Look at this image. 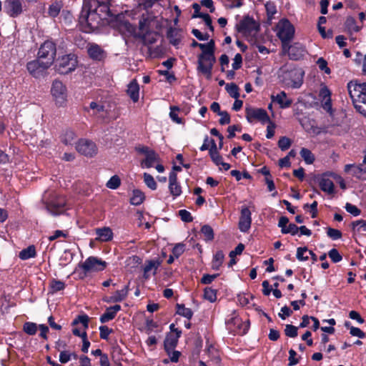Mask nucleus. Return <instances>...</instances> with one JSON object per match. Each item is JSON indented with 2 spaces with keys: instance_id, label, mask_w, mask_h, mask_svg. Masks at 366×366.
I'll use <instances>...</instances> for the list:
<instances>
[{
  "instance_id": "1",
  "label": "nucleus",
  "mask_w": 366,
  "mask_h": 366,
  "mask_svg": "<svg viewBox=\"0 0 366 366\" xmlns=\"http://www.w3.org/2000/svg\"><path fill=\"white\" fill-rule=\"evenodd\" d=\"M103 19L99 12L89 6L87 0H84L79 21L85 32H91L99 28Z\"/></svg>"
},
{
  "instance_id": "2",
  "label": "nucleus",
  "mask_w": 366,
  "mask_h": 366,
  "mask_svg": "<svg viewBox=\"0 0 366 366\" xmlns=\"http://www.w3.org/2000/svg\"><path fill=\"white\" fill-rule=\"evenodd\" d=\"M347 89L355 109L366 117V83L351 81Z\"/></svg>"
},
{
  "instance_id": "3",
  "label": "nucleus",
  "mask_w": 366,
  "mask_h": 366,
  "mask_svg": "<svg viewBox=\"0 0 366 366\" xmlns=\"http://www.w3.org/2000/svg\"><path fill=\"white\" fill-rule=\"evenodd\" d=\"M304 72L292 64L283 65L278 71V76L286 86L299 88L302 84Z\"/></svg>"
},
{
  "instance_id": "4",
  "label": "nucleus",
  "mask_w": 366,
  "mask_h": 366,
  "mask_svg": "<svg viewBox=\"0 0 366 366\" xmlns=\"http://www.w3.org/2000/svg\"><path fill=\"white\" fill-rule=\"evenodd\" d=\"M237 29L247 38H250L252 41L259 31V24L252 17L246 16L237 24Z\"/></svg>"
},
{
  "instance_id": "5",
  "label": "nucleus",
  "mask_w": 366,
  "mask_h": 366,
  "mask_svg": "<svg viewBox=\"0 0 366 366\" xmlns=\"http://www.w3.org/2000/svg\"><path fill=\"white\" fill-rule=\"evenodd\" d=\"M77 58L74 54H69L59 57L55 65L56 70L61 74H67L75 70Z\"/></svg>"
},
{
  "instance_id": "6",
  "label": "nucleus",
  "mask_w": 366,
  "mask_h": 366,
  "mask_svg": "<svg viewBox=\"0 0 366 366\" xmlns=\"http://www.w3.org/2000/svg\"><path fill=\"white\" fill-rule=\"evenodd\" d=\"M277 36L282 41V46L290 43L295 34L293 25L286 19H281L277 25Z\"/></svg>"
},
{
  "instance_id": "7",
  "label": "nucleus",
  "mask_w": 366,
  "mask_h": 366,
  "mask_svg": "<svg viewBox=\"0 0 366 366\" xmlns=\"http://www.w3.org/2000/svg\"><path fill=\"white\" fill-rule=\"evenodd\" d=\"M56 54V44L51 41H46L40 46L37 57L51 66L54 61Z\"/></svg>"
},
{
  "instance_id": "8",
  "label": "nucleus",
  "mask_w": 366,
  "mask_h": 366,
  "mask_svg": "<svg viewBox=\"0 0 366 366\" xmlns=\"http://www.w3.org/2000/svg\"><path fill=\"white\" fill-rule=\"evenodd\" d=\"M215 61L214 54L199 55L198 71L203 74L207 79H209L212 76V70Z\"/></svg>"
},
{
  "instance_id": "9",
  "label": "nucleus",
  "mask_w": 366,
  "mask_h": 366,
  "mask_svg": "<svg viewBox=\"0 0 366 366\" xmlns=\"http://www.w3.org/2000/svg\"><path fill=\"white\" fill-rule=\"evenodd\" d=\"M51 66L37 57L36 59L29 61L26 64V69L29 73L34 78L43 76L46 71Z\"/></svg>"
},
{
  "instance_id": "10",
  "label": "nucleus",
  "mask_w": 366,
  "mask_h": 366,
  "mask_svg": "<svg viewBox=\"0 0 366 366\" xmlns=\"http://www.w3.org/2000/svg\"><path fill=\"white\" fill-rule=\"evenodd\" d=\"M246 119L249 123L258 121L262 124L269 122V117L265 109L248 107L245 109Z\"/></svg>"
},
{
  "instance_id": "11",
  "label": "nucleus",
  "mask_w": 366,
  "mask_h": 366,
  "mask_svg": "<svg viewBox=\"0 0 366 366\" xmlns=\"http://www.w3.org/2000/svg\"><path fill=\"white\" fill-rule=\"evenodd\" d=\"M137 151L144 155V159L141 162L142 167L150 168L154 167L156 163L160 162L159 157L155 151L147 147H142L137 149Z\"/></svg>"
},
{
  "instance_id": "12",
  "label": "nucleus",
  "mask_w": 366,
  "mask_h": 366,
  "mask_svg": "<svg viewBox=\"0 0 366 366\" xmlns=\"http://www.w3.org/2000/svg\"><path fill=\"white\" fill-rule=\"evenodd\" d=\"M66 199L62 196H55L46 204L47 211L52 215H59L66 210Z\"/></svg>"
},
{
  "instance_id": "13",
  "label": "nucleus",
  "mask_w": 366,
  "mask_h": 366,
  "mask_svg": "<svg viewBox=\"0 0 366 366\" xmlns=\"http://www.w3.org/2000/svg\"><path fill=\"white\" fill-rule=\"evenodd\" d=\"M25 10L20 0H5L4 2V11L10 17H18Z\"/></svg>"
},
{
  "instance_id": "14",
  "label": "nucleus",
  "mask_w": 366,
  "mask_h": 366,
  "mask_svg": "<svg viewBox=\"0 0 366 366\" xmlns=\"http://www.w3.org/2000/svg\"><path fill=\"white\" fill-rule=\"evenodd\" d=\"M107 266V262L96 257H88L80 267L86 273L89 272L102 271Z\"/></svg>"
},
{
  "instance_id": "15",
  "label": "nucleus",
  "mask_w": 366,
  "mask_h": 366,
  "mask_svg": "<svg viewBox=\"0 0 366 366\" xmlns=\"http://www.w3.org/2000/svg\"><path fill=\"white\" fill-rule=\"evenodd\" d=\"M51 92L57 104L62 105L66 100V89L61 81L54 80Z\"/></svg>"
},
{
  "instance_id": "16",
  "label": "nucleus",
  "mask_w": 366,
  "mask_h": 366,
  "mask_svg": "<svg viewBox=\"0 0 366 366\" xmlns=\"http://www.w3.org/2000/svg\"><path fill=\"white\" fill-rule=\"evenodd\" d=\"M284 52L287 53L290 58L293 60H299L306 53L305 46L300 43H294L290 45V43L286 44L282 46Z\"/></svg>"
},
{
  "instance_id": "17",
  "label": "nucleus",
  "mask_w": 366,
  "mask_h": 366,
  "mask_svg": "<svg viewBox=\"0 0 366 366\" xmlns=\"http://www.w3.org/2000/svg\"><path fill=\"white\" fill-rule=\"evenodd\" d=\"M76 150L87 157H92L97 153L96 144L89 140L81 139L76 146Z\"/></svg>"
},
{
  "instance_id": "18",
  "label": "nucleus",
  "mask_w": 366,
  "mask_h": 366,
  "mask_svg": "<svg viewBox=\"0 0 366 366\" xmlns=\"http://www.w3.org/2000/svg\"><path fill=\"white\" fill-rule=\"evenodd\" d=\"M89 3V6L94 8V10L99 12L102 19H104L109 16V0H87Z\"/></svg>"
},
{
  "instance_id": "19",
  "label": "nucleus",
  "mask_w": 366,
  "mask_h": 366,
  "mask_svg": "<svg viewBox=\"0 0 366 366\" xmlns=\"http://www.w3.org/2000/svg\"><path fill=\"white\" fill-rule=\"evenodd\" d=\"M251 212L247 207H243L241 209V215L239 222V229L242 232H247L251 227Z\"/></svg>"
},
{
  "instance_id": "20",
  "label": "nucleus",
  "mask_w": 366,
  "mask_h": 366,
  "mask_svg": "<svg viewBox=\"0 0 366 366\" xmlns=\"http://www.w3.org/2000/svg\"><path fill=\"white\" fill-rule=\"evenodd\" d=\"M289 223V219L287 217L282 216L280 218L278 222V227L281 228L282 234H290L295 235L299 231V227L295 224Z\"/></svg>"
},
{
  "instance_id": "21",
  "label": "nucleus",
  "mask_w": 366,
  "mask_h": 366,
  "mask_svg": "<svg viewBox=\"0 0 366 366\" xmlns=\"http://www.w3.org/2000/svg\"><path fill=\"white\" fill-rule=\"evenodd\" d=\"M87 52L89 57L95 61H102L107 56L105 51L96 44H89L87 46Z\"/></svg>"
},
{
  "instance_id": "22",
  "label": "nucleus",
  "mask_w": 366,
  "mask_h": 366,
  "mask_svg": "<svg viewBox=\"0 0 366 366\" xmlns=\"http://www.w3.org/2000/svg\"><path fill=\"white\" fill-rule=\"evenodd\" d=\"M227 323L229 327H231L232 325L237 326V329H234V330L235 332L240 335H244L249 328V325L242 322V320L238 316H234L231 319L227 320ZM229 328L232 329L231 327Z\"/></svg>"
},
{
  "instance_id": "23",
  "label": "nucleus",
  "mask_w": 366,
  "mask_h": 366,
  "mask_svg": "<svg viewBox=\"0 0 366 366\" xmlns=\"http://www.w3.org/2000/svg\"><path fill=\"white\" fill-rule=\"evenodd\" d=\"M97 234L96 240L98 242H109L113 239V232L109 227L97 228L95 229Z\"/></svg>"
},
{
  "instance_id": "24",
  "label": "nucleus",
  "mask_w": 366,
  "mask_h": 366,
  "mask_svg": "<svg viewBox=\"0 0 366 366\" xmlns=\"http://www.w3.org/2000/svg\"><path fill=\"white\" fill-rule=\"evenodd\" d=\"M177 174L173 171L169 173V189L170 194L174 197H178L182 193L180 185L177 183Z\"/></svg>"
},
{
  "instance_id": "25",
  "label": "nucleus",
  "mask_w": 366,
  "mask_h": 366,
  "mask_svg": "<svg viewBox=\"0 0 366 366\" xmlns=\"http://www.w3.org/2000/svg\"><path fill=\"white\" fill-rule=\"evenodd\" d=\"M159 262L157 260H147L145 262V264L143 267V277L145 280H148L150 277L151 272H153V274L157 273V270L159 266Z\"/></svg>"
},
{
  "instance_id": "26",
  "label": "nucleus",
  "mask_w": 366,
  "mask_h": 366,
  "mask_svg": "<svg viewBox=\"0 0 366 366\" xmlns=\"http://www.w3.org/2000/svg\"><path fill=\"white\" fill-rule=\"evenodd\" d=\"M120 310L121 306L119 305H115L112 307H108L105 312L100 317V322L102 323H105L113 320Z\"/></svg>"
},
{
  "instance_id": "27",
  "label": "nucleus",
  "mask_w": 366,
  "mask_h": 366,
  "mask_svg": "<svg viewBox=\"0 0 366 366\" xmlns=\"http://www.w3.org/2000/svg\"><path fill=\"white\" fill-rule=\"evenodd\" d=\"M272 101L277 102L280 108L285 109L291 106L292 100L287 97L285 92H281L276 96H272Z\"/></svg>"
},
{
  "instance_id": "28",
  "label": "nucleus",
  "mask_w": 366,
  "mask_h": 366,
  "mask_svg": "<svg viewBox=\"0 0 366 366\" xmlns=\"http://www.w3.org/2000/svg\"><path fill=\"white\" fill-rule=\"evenodd\" d=\"M345 172L350 173L352 176L360 178L363 173L366 172V169L361 164H346L345 166Z\"/></svg>"
},
{
  "instance_id": "29",
  "label": "nucleus",
  "mask_w": 366,
  "mask_h": 366,
  "mask_svg": "<svg viewBox=\"0 0 366 366\" xmlns=\"http://www.w3.org/2000/svg\"><path fill=\"white\" fill-rule=\"evenodd\" d=\"M167 38L174 46H178L182 39L181 31L176 28H170L167 32Z\"/></svg>"
},
{
  "instance_id": "30",
  "label": "nucleus",
  "mask_w": 366,
  "mask_h": 366,
  "mask_svg": "<svg viewBox=\"0 0 366 366\" xmlns=\"http://www.w3.org/2000/svg\"><path fill=\"white\" fill-rule=\"evenodd\" d=\"M319 185L320 189L329 194H333L335 192V185L332 180L326 177H322L319 181Z\"/></svg>"
},
{
  "instance_id": "31",
  "label": "nucleus",
  "mask_w": 366,
  "mask_h": 366,
  "mask_svg": "<svg viewBox=\"0 0 366 366\" xmlns=\"http://www.w3.org/2000/svg\"><path fill=\"white\" fill-rule=\"evenodd\" d=\"M127 92L134 102H137L139 100V86L135 80L132 81L129 84Z\"/></svg>"
},
{
  "instance_id": "32",
  "label": "nucleus",
  "mask_w": 366,
  "mask_h": 366,
  "mask_svg": "<svg viewBox=\"0 0 366 366\" xmlns=\"http://www.w3.org/2000/svg\"><path fill=\"white\" fill-rule=\"evenodd\" d=\"M76 139L75 133L71 129H65L61 135V141L65 145H71Z\"/></svg>"
},
{
  "instance_id": "33",
  "label": "nucleus",
  "mask_w": 366,
  "mask_h": 366,
  "mask_svg": "<svg viewBox=\"0 0 366 366\" xmlns=\"http://www.w3.org/2000/svg\"><path fill=\"white\" fill-rule=\"evenodd\" d=\"M345 29L350 33L358 32L362 29L361 26H358L355 19L352 16L347 17L345 22Z\"/></svg>"
},
{
  "instance_id": "34",
  "label": "nucleus",
  "mask_w": 366,
  "mask_h": 366,
  "mask_svg": "<svg viewBox=\"0 0 366 366\" xmlns=\"http://www.w3.org/2000/svg\"><path fill=\"white\" fill-rule=\"evenodd\" d=\"M178 342L177 337L174 333H169L164 340V349L169 352L174 349Z\"/></svg>"
},
{
  "instance_id": "35",
  "label": "nucleus",
  "mask_w": 366,
  "mask_h": 366,
  "mask_svg": "<svg viewBox=\"0 0 366 366\" xmlns=\"http://www.w3.org/2000/svg\"><path fill=\"white\" fill-rule=\"evenodd\" d=\"M36 256V249L34 245L29 246L27 248L22 249L19 254L21 259L26 260Z\"/></svg>"
},
{
  "instance_id": "36",
  "label": "nucleus",
  "mask_w": 366,
  "mask_h": 366,
  "mask_svg": "<svg viewBox=\"0 0 366 366\" xmlns=\"http://www.w3.org/2000/svg\"><path fill=\"white\" fill-rule=\"evenodd\" d=\"M128 292V286H125L123 289L116 291L114 294L111 297L112 301L114 302H118L124 300L127 297Z\"/></svg>"
},
{
  "instance_id": "37",
  "label": "nucleus",
  "mask_w": 366,
  "mask_h": 366,
  "mask_svg": "<svg viewBox=\"0 0 366 366\" xmlns=\"http://www.w3.org/2000/svg\"><path fill=\"white\" fill-rule=\"evenodd\" d=\"M198 47H199L202 53L200 55H207L214 54V41L211 40L207 44L199 43Z\"/></svg>"
},
{
  "instance_id": "38",
  "label": "nucleus",
  "mask_w": 366,
  "mask_h": 366,
  "mask_svg": "<svg viewBox=\"0 0 366 366\" xmlns=\"http://www.w3.org/2000/svg\"><path fill=\"white\" fill-rule=\"evenodd\" d=\"M224 253L222 251H217L214 255L212 267L213 269L218 270L222 264L224 260Z\"/></svg>"
},
{
  "instance_id": "39",
  "label": "nucleus",
  "mask_w": 366,
  "mask_h": 366,
  "mask_svg": "<svg viewBox=\"0 0 366 366\" xmlns=\"http://www.w3.org/2000/svg\"><path fill=\"white\" fill-rule=\"evenodd\" d=\"M144 200V194L140 190L136 189L133 191V195L130 199V203L133 205H139Z\"/></svg>"
},
{
  "instance_id": "40",
  "label": "nucleus",
  "mask_w": 366,
  "mask_h": 366,
  "mask_svg": "<svg viewBox=\"0 0 366 366\" xmlns=\"http://www.w3.org/2000/svg\"><path fill=\"white\" fill-rule=\"evenodd\" d=\"M177 313L181 316H183L189 320H190L193 316V312L191 309L185 307L184 305L177 304Z\"/></svg>"
},
{
  "instance_id": "41",
  "label": "nucleus",
  "mask_w": 366,
  "mask_h": 366,
  "mask_svg": "<svg viewBox=\"0 0 366 366\" xmlns=\"http://www.w3.org/2000/svg\"><path fill=\"white\" fill-rule=\"evenodd\" d=\"M300 155L304 161L308 164H312L315 161V157L310 150L306 148H302L300 151Z\"/></svg>"
},
{
  "instance_id": "42",
  "label": "nucleus",
  "mask_w": 366,
  "mask_h": 366,
  "mask_svg": "<svg viewBox=\"0 0 366 366\" xmlns=\"http://www.w3.org/2000/svg\"><path fill=\"white\" fill-rule=\"evenodd\" d=\"M62 8V5L60 2H54L51 4L48 10V14L51 17H56L59 15L61 9Z\"/></svg>"
},
{
  "instance_id": "43",
  "label": "nucleus",
  "mask_w": 366,
  "mask_h": 366,
  "mask_svg": "<svg viewBox=\"0 0 366 366\" xmlns=\"http://www.w3.org/2000/svg\"><path fill=\"white\" fill-rule=\"evenodd\" d=\"M38 326L34 322H27L23 325V330L29 335H34L36 333Z\"/></svg>"
},
{
  "instance_id": "44",
  "label": "nucleus",
  "mask_w": 366,
  "mask_h": 366,
  "mask_svg": "<svg viewBox=\"0 0 366 366\" xmlns=\"http://www.w3.org/2000/svg\"><path fill=\"white\" fill-rule=\"evenodd\" d=\"M204 297L210 302H214L217 300V291L211 287L204 289Z\"/></svg>"
},
{
  "instance_id": "45",
  "label": "nucleus",
  "mask_w": 366,
  "mask_h": 366,
  "mask_svg": "<svg viewBox=\"0 0 366 366\" xmlns=\"http://www.w3.org/2000/svg\"><path fill=\"white\" fill-rule=\"evenodd\" d=\"M226 90L232 98L238 99L239 97V88L235 84H227Z\"/></svg>"
},
{
  "instance_id": "46",
  "label": "nucleus",
  "mask_w": 366,
  "mask_h": 366,
  "mask_svg": "<svg viewBox=\"0 0 366 366\" xmlns=\"http://www.w3.org/2000/svg\"><path fill=\"white\" fill-rule=\"evenodd\" d=\"M144 182L146 185L152 190H155L157 189V183L154 179V177L148 174H144Z\"/></svg>"
},
{
  "instance_id": "47",
  "label": "nucleus",
  "mask_w": 366,
  "mask_h": 366,
  "mask_svg": "<svg viewBox=\"0 0 366 366\" xmlns=\"http://www.w3.org/2000/svg\"><path fill=\"white\" fill-rule=\"evenodd\" d=\"M120 178L117 175H114L107 182L106 186L109 189H116L120 186Z\"/></svg>"
},
{
  "instance_id": "48",
  "label": "nucleus",
  "mask_w": 366,
  "mask_h": 366,
  "mask_svg": "<svg viewBox=\"0 0 366 366\" xmlns=\"http://www.w3.org/2000/svg\"><path fill=\"white\" fill-rule=\"evenodd\" d=\"M50 287L52 292H56L63 290L65 288V284L62 281L53 280L50 282Z\"/></svg>"
},
{
  "instance_id": "49",
  "label": "nucleus",
  "mask_w": 366,
  "mask_h": 366,
  "mask_svg": "<svg viewBox=\"0 0 366 366\" xmlns=\"http://www.w3.org/2000/svg\"><path fill=\"white\" fill-rule=\"evenodd\" d=\"M298 328L292 325H286L285 334L289 337H296L298 335Z\"/></svg>"
},
{
  "instance_id": "50",
  "label": "nucleus",
  "mask_w": 366,
  "mask_h": 366,
  "mask_svg": "<svg viewBox=\"0 0 366 366\" xmlns=\"http://www.w3.org/2000/svg\"><path fill=\"white\" fill-rule=\"evenodd\" d=\"M201 232L204 234L205 239L212 240L214 238L212 228L209 225H204L201 229Z\"/></svg>"
},
{
  "instance_id": "51",
  "label": "nucleus",
  "mask_w": 366,
  "mask_h": 366,
  "mask_svg": "<svg viewBox=\"0 0 366 366\" xmlns=\"http://www.w3.org/2000/svg\"><path fill=\"white\" fill-rule=\"evenodd\" d=\"M185 250V244L183 243L177 244L172 249V254L175 258L180 257Z\"/></svg>"
},
{
  "instance_id": "52",
  "label": "nucleus",
  "mask_w": 366,
  "mask_h": 366,
  "mask_svg": "<svg viewBox=\"0 0 366 366\" xmlns=\"http://www.w3.org/2000/svg\"><path fill=\"white\" fill-rule=\"evenodd\" d=\"M291 144V140L286 137H281L278 141V146L282 151H285L289 149Z\"/></svg>"
},
{
  "instance_id": "53",
  "label": "nucleus",
  "mask_w": 366,
  "mask_h": 366,
  "mask_svg": "<svg viewBox=\"0 0 366 366\" xmlns=\"http://www.w3.org/2000/svg\"><path fill=\"white\" fill-rule=\"evenodd\" d=\"M327 234L333 240L339 239L342 237V232L340 230L331 227L327 229Z\"/></svg>"
},
{
  "instance_id": "54",
  "label": "nucleus",
  "mask_w": 366,
  "mask_h": 366,
  "mask_svg": "<svg viewBox=\"0 0 366 366\" xmlns=\"http://www.w3.org/2000/svg\"><path fill=\"white\" fill-rule=\"evenodd\" d=\"M329 257L335 263L339 262L342 260V257L336 249H332L328 252Z\"/></svg>"
},
{
  "instance_id": "55",
  "label": "nucleus",
  "mask_w": 366,
  "mask_h": 366,
  "mask_svg": "<svg viewBox=\"0 0 366 366\" xmlns=\"http://www.w3.org/2000/svg\"><path fill=\"white\" fill-rule=\"evenodd\" d=\"M149 20L147 17L142 16L139 21V30L142 32H147L149 29Z\"/></svg>"
},
{
  "instance_id": "56",
  "label": "nucleus",
  "mask_w": 366,
  "mask_h": 366,
  "mask_svg": "<svg viewBox=\"0 0 366 366\" xmlns=\"http://www.w3.org/2000/svg\"><path fill=\"white\" fill-rule=\"evenodd\" d=\"M78 323H81L84 327L86 329L88 327L89 324V317L86 315H79L74 321L73 325H76Z\"/></svg>"
},
{
  "instance_id": "57",
  "label": "nucleus",
  "mask_w": 366,
  "mask_h": 366,
  "mask_svg": "<svg viewBox=\"0 0 366 366\" xmlns=\"http://www.w3.org/2000/svg\"><path fill=\"white\" fill-rule=\"evenodd\" d=\"M178 112H179L178 107H171L169 117L172 119L173 122H174L177 124H180V123H182V119L178 117V114H177Z\"/></svg>"
},
{
  "instance_id": "58",
  "label": "nucleus",
  "mask_w": 366,
  "mask_h": 366,
  "mask_svg": "<svg viewBox=\"0 0 366 366\" xmlns=\"http://www.w3.org/2000/svg\"><path fill=\"white\" fill-rule=\"evenodd\" d=\"M317 64L320 70L324 71L327 74H330V69L327 66V62L325 59L322 57L319 58L317 61Z\"/></svg>"
},
{
  "instance_id": "59",
  "label": "nucleus",
  "mask_w": 366,
  "mask_h": 366,
  "mask_svg": "<svg viewBox=\"0 0 366 366\" xmlns=\"http://www.w3.org/2000/svg\"><path fill=\"white\" fill-rule=\"evenodd\" d=\"M345 209L347 212L350 213L355 217H357L360 214V209H359L355 205H353L350 203H347L345 205Z\"/></svg>"
},
{
  "instance_id": "60",
  "label": "nucleus",
  "mask_w": 366,
  "mask_h": 366,
  "mask_svg": "<svg viewBox=\"0 0 366 366\" xmlns=\"http://www.w3.org/2000/svg\"><path fill=\"white\" fill-rule=\"evenodd\" d=\"M100 337L103 340H107L109 335L113 332L112 329L103 325L99 327Z\"/></svg>"
},
{
  "instance_id": "61",
  "label": "nucleus",
  "mask_w": 366,
  "mask_h": 366,
  "mask_svg": "<svg viewBox=\"0 0 366 366\" xmlns=\"http://www.w3.org/2000/svg\"><path fill=\"white\" fill-rule=\"evenodd\" d=\"M308 251L306 247H298L297 249V258L300 261H306L308 259V256H305V253Z\"/></svg>"
},
{
  "instance_id": "62",
  "label": "nucleus",
  "mask_w": 366,
  "mask_h": 366,
  "mask_svg": "<svg viewBox=\"0 0 366 366\" xmlns=\"http://www.w3.org/2000/svg\"><path fill=\"white\" fill-rule=\"evenodd\" d=\"M179 215L183 222H190L192 221V217L191 215V213L185 209L179 210Z\"/></svg>"
},
{
  "instance_id": "63",
  "label": "nucleus",
  "mask_w": 366,
  "mask_h": 366,
  "mask_svg": "<svg viewBox=\"0 0 366 366\" xmlns=\"http://www.w3.org/2000/svg\"><path fill=\"white\" fill-rule=\"evenodd\" d=\"M265 9L269 18H272L277 12L276 6L272 2H267L265 4Z\"/></svg>"
},
{
  "instance_id": "64",
  "label": "nucleus",
  "mask_w": 366,
  "mask_h": 366,
  "mask_svg": "<svg viewBox=\"0 0 366 366\" xmlns=\"http://www.w3.org/2000/svg\"><path fill=\"white\" fill-rule=\"evenodd\" d=\"M71 358V352L64 350L60 352L59 355V361L60 362L64 364L68 362Z\"/></svg>"
}]
</instances>
